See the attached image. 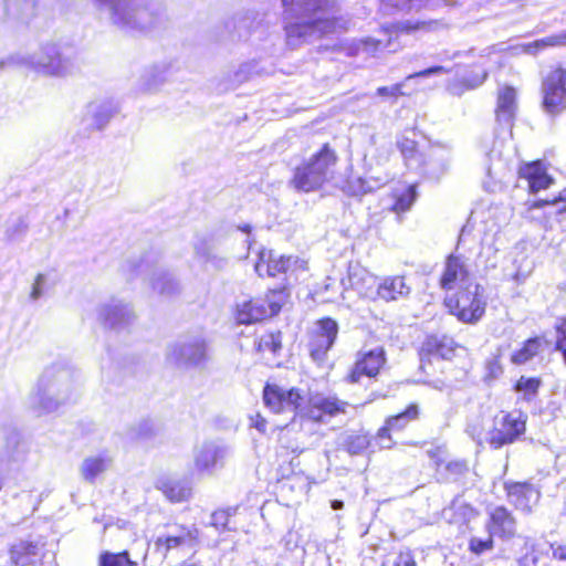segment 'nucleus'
Instances as JSON below:
<instances>
[{
	"instance_id": "obj_37",
	"label": "nucleus",
	"mask_w": 566,
	"mask_h": 566,
	"mask_svg": "<svg viewBox=\"0 0 566 566\" xmlns=\"http://www.w3.org/2000/svg\"><path fill=\"white\" fill-rule=\"evenodd\" d=\"M455 349L453 338L447 335H430L422 344V353L439 356L443 359L450 358Z\"/></svg>"
},
{
	"instance_id": "obj_61",
	"label": "nucleus",
	"mask_w": 566,
	"mask_h": 566,
	"mask_svg": "<svg viewBox=\"0 0 566 566\" xmlns=\"http://www.w3.org/2000/svg\"><path fill=\"white\" fill-rule=\"evenodd\" d=\"M400 87L401 86L399 84H395V85H391V86H382V87H379L377 90V94L379 96H392V97H396V96L401 94Z\"/></svg>"
},
{
	"instance_id": "obj_5",
	"label": "nucleus",
	"mask_w": 566,
	"mask_h": 566,
	"mask_svg": "<svg viewBox=\"0 0 566 566\" xmlns=\"http://www.w3.org/2000/svg\"><path fill=\"white\" fill-rule=\"evenodd\" d=\"M336 163L335 150L328 144H324L318 151L294 168L291 185L297 191H315L333 178Z\"/></svg>"
},
{
	"instance_id": "obj_2",
	"label": "nucleus",
	"mask_w": 566,
	"mask_h": 566,
	"mask_svg": "<svg viewBox=\"0 0 566 566\" xmlns=\"http://www.w3.org/2000/svg\"><path fill=\"white\" fill-rule=\"evenodd\" d=\"M111 22L126 32H146L161 20V8L151 0H93Z\"/></svg>"
},
{
	"instance_id": "obj_52",
	"label": "nucleus",
	"mask_w": 566,
	"mask_h": 566,
	"mask_svg": "<svg viewBox=\"0 0 566 566\" xmlns=\"http://www.w3.org/2000/svg\"><path fill=\"white\" fill-rule=\"evenodd\" d=\"M49 289V275L46 273H39L35 279H34V282L32 284V287H31V291H30V300L32 302H35L38 301L39 298H41L45 291Z\"/></svg>"
},
{
	"instance_id": "obj_51",
	"label": "nucleus",
	"mask_w": 566,
	"mask_h": 566,
	"mask_svg": "<svg viewBox=\"0 0 566 566\" xmlns=\"http://www.w3.org/2000/svg\"><path fill=\"white\" fill-rule=\"evenodd\" d=\"M164 81L163 72L154 66L145 71L143 75L142 90L145 92L155 90Z\"/></svg>"
},
{
	"instance_id": "obj_23",
	"label": "nucleus",
	"mask_w": 566,
	"mask_h": 566,
	"mask_svg": "<svg viewBox=\"0 0 566 566\" xmlns=\"http://www.w3.org/2000/svg\"><path fill=\"white\" fill-rule=\"evenodd\" d=\"M98 319L113 329H120L132 323V308L119 300H111L98 308Z\"/></svg>"
},
{
	"instance_id": "obj_28",
	"label": "nucleus",
	"mask_w": 566,
	"mask_h": 566,
	"mask_svg": "<svg viewBox=\"0 0 566 566\" xmlns=\"http://www.w3.org/2000/svg\"><path fill=\"white\" fill-rule=\"evenodd\" d=\"M517 566H537L539 552L536 543L526 536H516L507 543Z\"/></svg>"
},
{
	"instance_id": "obj_63",
	"label": "nucleus",
	"mask_w": 566,
	"mask_h": 566,
	"mask_svg": "<svg viewBox=\"0 0 566 566\" xmlns=\"http://www.w3.org/2000/svg\"><path fill=\"white\" fill-rule=\"evenodd\" d=\"M467 432L471 436L473 440L478 443L482 442V430L474 423H470L467 427Z\"/></svg>"
},
{
	"instance_id": "obj_36",
	"label": "nucleus",
	"mask_w": 566,
	"mask_h": 566,
	"mask_svg": "<svg viewBox=\"0 0 566 566\" xmlns=\"http://www.w3.org/2000/svg\"><path fill=\"white\" fill-rule=\"evenodd\" d=\"M475 516L476 511L461 497L454 499L450 506L443 510L444 520L459 526L468 524Z\"/></svg>"
},
{
	"instance_id": "obj_38",
	"label": "nucleus",
	"mask_w": 566,
	"mask_h": 566,
	"mask_svg": "<svg viewBox=\"0 0 566 566\" xmlns=\"http://www.w3.org/2000/svg\"><path fill=\"white\" fill-rule=\"evenodd\" d=\"M381 8L387 13L411 12L436 7L437 0H380Z\"/></svg>"
},
{
	"instance_id": "obj_4",
	"label": "nucleus",
	"mask_w": 566,
	"mask_h": 566,
	"mask_svg": "<svg viewBox=\"0 0 566 566\" xmlns=\"http://www.w3.org/2000/svg\"><path fill=\"white\" fill-rule=\"evenodd\" d=\"M76 386L69 369L50 367L41 375L30 406L39 413L56 411L61 406L75 400Z\"/></svg>"
},
{
	"instance_id": "obj_32",
	"label": "nucleus",
	"mask_w": 566,
	"mask_h": 566,
	"mask_svg": "<svg viewBox=\"0 0 566 566\" xmlns=\"http://www.w3.org/2000/svg\"><path fill=\"white\" fill-rule=\"evenodd\" d=\"M10 558L15 566H36L42 558V546L38 543L21 541L12 545Z\"/></svg>"
},
{
	"instance_id": "obj_9",
	"label": "nucleus",
	"mask_w": 566,
	"mask_h": 566,
	"mask_svg": "<svg viewBox=\"0 0 566 566\" xmlns=\"http://www.w3.org/2000/svg\"><path fill=\"white\" fill-rule=\"evenodd\" d=\"M254 270L261 277H287L298 271H305L306 262L297 256L280 255L272 250L262 249L259 252Z\"/></svg>"
},
{
	"instance_id": "obj_11",
	"label": "nucleus",
	"mask_w": 566,
	"mask_h": 566,
	"mask_svg": "<svg viewBox=\"0 0 566 566\" xmlns=\"http://www.w3.org/2000/svg\"><path fill=\"white\" fill-rule=\"evenodd\" d=\"M208 358V345L202 336L180 339L167 350V359L184 367H202Z\"/></svg>"
},
{
	"instance_id": "obj_15",
	"label": "nucleus",
	"mask_w": 566,
	"mask_h": 566,
	"mask_svg": "<svg viewBox=\"0 0 566 566\" xmlns=\"http://www.w3.org/2000/svg\"><path fill=\"white\" fill-rule=\"evenodd\" d=\"M525 431L522 415L505 413L495 418L494 428L488 433L486 441L494 449L513 443Z\"/></svg>"
},
{
	"instance_id": "obj_58",
	"label": "nucleus",
	"mask_w": 566,
	"mask_h": 566,
	"mask_svg": "<svg viewBox=\"0 0 566 566\" xmlns=\"http://www.w3.org/2000/svg\"><path fill=\"white\" fill-rule=\"evenodd\" d=\"M557 339L556 348L563 354L566 364V318L563 319L556 327Z\"/></svg>"
},
{
	"instance_id": "obj_17",
	"label": "nucleus",
	"mask_w": 566,
	"mask_h": 566,
	"mask_svg": "<svg viewBox=\"0 0 566 566\" xmlns=\"http://www.w3.org/2000/svg\"><path fill=\"white\" fill-rule=\"evenodd\" d=\"M474 283L476 282L470 271L468 260L461 255H449L440 277V286L446 291H452Z\"/></svg>"
},
{
	"instance_id": "obj_21",
	"label": "nucleus",
	"mask_w": 566,
	"mask_h": 566,
	"mask_svg": "<svg viewBox=\"0 0 566 566\" xmlns=\"http://www.w3.org/2000/svg\"><path fill=\"white\" fill-rule=\"evenodd\" d=\"M509 502L525 514L533 512L541 499V491L527 482H505Z\"/></svg>"
},
{
	"instance_id": "obj_12",
	"label": "nucleus",
	"mask_w": 566,
	"mask_h": 566,
	"mask_svg": "<svg viewBox=\"0 0 566 566\" xmlns=\"http://www.w3.org/2000/svg\"><path fill=\"white\" fill-rule=\"evenodd\" d=\"M231 449L221 441H205L193 451V468L199 473L213 474L224 467Z\"/></svg>"
},
{
	"instance_id": "obj_7",
	"label": "nucleus",
	"mask_w": 566,
	"mask_h": 566,
	"mask_svg": "<svg viewBox=\"0 0 566 566\" xmlns=\"http://www.w3.org/2000/svg\"><path fill=\"white\" fill-rule=\"evenodd\" d=\"M398 148L410 169L418 170L424 175L436 176L443 172L448 165L446 151L441 148L431 147L428 153L418 149L417 143L402 136L397 142Z\"/></svg>"
},
{
	"instance_id": "obj_44",
	"label": "nucleus",
	"mask_w": 566,
	"mask_h": 566,
	"mask_svg": "<svg viewBox=\"0 0 566 566\" xmlns=\"http://www.w3.org/2000/svg\"><path fill=\"white\" fill-rule=\"evenodd\" d=\"M192 247L195 258L201 260L203 256H207L208 253L218 248V239L211 233L197 234L192 242Z\"/></svg>"
},
{
	"instance_id": "obj_39",
	"label": "nucleus",
	"mask_w": 566,
	"mask_h": 566,
	"mask_svg": "<svg viewBox=\"0 0 566 566\" xmlns=\"http://www.w3.org/2000/svg\"><path fill=\"white\" fill-rule=\"evenodd\" d=\"M109 463V458L99 454L85 458L80 468L81 475L85 481L93 483L96 476L107 469Z\"/></svg>"
},
{
	"instance_id": "obj_45",
	"label": "nucleus",
	"mask_w": 566,
	"mask_h": 566,
	"mask_svg": "<svg viewBox=\"0 0 566 566\" xmlns=\"http://www.w3.org/2000/svg\"><path fill=\"white\" fill-rule=\"evenodd\" d=\"M542 348V340L538 337L527 339L523 347L515 352L512 356V361L517 365L525 364L538 354Z\"/></svg>"
},
{
	"instance_id": "obj_25",
	"label": "nucleus",
	"mask_w": 566,
	"mask_h": 566,
	"mask_svg": "<svg viewBox=\"0 0 566 566\" xmlns=\"http://www.w3.org/2000/svg\"><path fill=\"white\" fill-rule=\"evenodd\" d=\"M281 305L272 302L269 304V308L259 301H243L237 305V322L239 324H252L259 322L266 316L275 315L280 312Z\"/></svg>"
},
{
	"instance_id": "obj_8",
	"label": "nucleus",
	"mask_w": 566,
	"mask_h": 566,
	"mask_svg": "<svg viewBox=\"0 0 566 566\" xmlns=\"http://www.w3.org/2000/svg\"><path fill=\"white\" fill-rule=\"evenodd\" d=\"M502 146V142L497 139H488L481 145L480 165L486 177L482 185L484 190L489 192H494L501 187L502 179L510 170L509 160L503 157Z\"/></svg>"
},
{
	"instance_id": "obj_24",
	"label": "nucleus",
	"mask_w": 566,
	"mask_h": 566,
	"mask_svg": "<svg viewBox=\"0 0 566 566\" xmlns=\"http://www.w3.org/2000/svg\"><path fill=\"white\" fill-rule=\"evenodd\" d=\"M137 271L142 274H149L153 290L161 295L171 296L177 294L180 290L178 281L171 273L155 266L148 259L140 262Z\"/></svg>"
},
{
	"instance_id": "obj_6",
	"label": "nucleus",
	"mask_w": 566,
	"mask_h": 566,
	"mask_svg": "<svg viewBox=\"0 0 566 566\" xmlns=\"http://www.w3.org/2000/svg\"><path fill=\"white\" fill-rule=\"evenodd\" d=\"M449 312L465 324L478 323L485 313L486 297L484 287L478 282L457 290L444 298Z\"/></svg>"
},
{
	"instance_id": "obj_50",
	"label": "nucleus",
	"mask_w": 566,
	"mask_h": 566,
	"mask_svg": "<svg viewBox=\"0 0 566 566\" xmlns=\"http://www.w3.org/2000/svg\"><path fill=\"white\" fill-rule=\"evenodd\" d=\"M369 446V439L365 434H352L345 440L346 451L352 455L361 454Z\"/></svg>"
},
{
	"instance_id": "obj_34",
	"label": "nucleus",
	"mask_w": 566,
	"mask_h": 566,
	"mask_svg": "<svg viewBox=\"0 0 566 566\" xmlns=\"http://www.w3.org/2000/svg\"><path fill=\"white\" fill-rule=\"evenodd\" d=\"M518 175L525 179L527 187L532 193H536L542 189H546L553 179L546 174L539 161L526 164L518 169Z\"/></svg>"
},
{
	"instance_id": "obj_27",
	"label": "nucleus",
	"mask_w": 566,
	"mask_h": 566,
	"mask_svg": "<svg viewBox=\"0 0 566 566\" xmlns=\"http://www.w3.org/2000/svg\"><path fill=\"white\" fill-rule=\"evenodd\" d=\"M486 527L491 535H496L503 538H511V541L516 537L515 518L512 513L504 506H496L490 512V518Z\"/></svg>"
},
{
	"instance_id": "obj_29",
	"label": "nucleus",
	"mask_w": 566,
	"mask_h": 566,
	"mask_svg": "<svg viewBox=\"0 0 566 566\" xmlns=\"http://www.w3.org/2000/svg\"><path fill=\"white\" fill-rule=\"evenodd\" d=\"M116 113L114 104L109 101L93 102L85 108L83 122L92 130L103 129Z\"/></svg>"
},
{
	"instance_id": "obj_57",
	"label": "nucleus",
	"mask_w": 566,
	"mask_h": 566,
	"mask_svg": "<svg viewBox=\"0 0 566 566\" xmlns=\"http://www.w3.org/2000/svg\"><path fill=\"white\" fill-rule=\"evenodd\" d=\"M27 229H28V226L27 223L18 218L15 219L12 224H10L8 228H7V237L9 240H17L19 238H21L22 235H24V233L27 232Z\"/></svg>"
},
{
	"instance_id": "obj_48",
	"label": "nucleus",
	"mask_w": 566,
	"mask_h": 566,
	"mask_svg": "<svg viewBox=\"0 0 566 566\" xmlns=\"http://www.w3.org/2000/svg\"><path fill=\"white\" fill-rule=\"evenodd\" d=\"M258 352H270L276 354L282 347L281 332L266 333L255 342Z\"/></svg>"
},
{
	"instance_id": "obj_3",
	"label": "nucleus",
	"mask_w": 566,
	"mask_h": 566,
	"mask_svg": "<svg viewBox=\"0 0 566 566\" xmlns=\"http://www.w3.org/2000/svg\"><path fill=\"white\" fill-rule=\"evenodd\" d=\"M18 63L52 77L65 78L82 71L83 57L72 46L49 42L31 55L21 56Z\"/></svg>"
},
{
	"instance_id": "obj_47",
	"label": "nucleus",
	"mask_w": 566,
	"mask_h": 566,
	"mask_svg": "<svg viewBox=\"0 0 566 566\" xmlns=\"http://www.w3.org/2000/svg\"><path fill=\"white\" fill-rule=\"evenodd\" d=\"M98 566H137V563L129 558L126 551L122 553L104 552L99 555Z\"/></svg>"
},
{
	"instance_id": "obj_40",
	"label": "nucleus",
	"mask_w": 566,
	"mask_h": 566,
	"mask_svg": "<svg viewBox=\"0 0 566 566\" xmlns=\"http://www.w3.org/2000/svg\"><path fill=\"white\" fill-rule=\"evenodd\" d=\"M534 209H544L545 214L552 216L555 214L556 217L562 216L566 211V189H564L562 192H559L558 197H554L553 199H541L537 201H534L528 212H532Z\"/></svg>"
},
{
	"instance_id": "obj_31",
	"label": "nucleus",
	"mask_w": 566,
	"mask_h": 566,
	"mask_svg": "<svg viewBox=\"0 0 566 566\" xmlns=\"http://www.w3.org/2000/svg\"><path fill=\"white\" fill-rule=\"evenodd\" d=\"M448 27V24L440 19H430V20H406L391 24L386 28V31L391 34H400V33H416V32H436L439 30H443Z\"/></svg>"
},
{
	"instance_id": "obj_18",
	"label": "nucleus",
	"mask_w": 566,
	"mask_h": 566,
	"mask_svg": "<svg viewBox=\"0 0 566 566\" xmlns=\"http://www.w3.org/2000/svg\"><path fill=\"white\" fill-rule=\"evenodd\" d=\"M348 407L347 401L340 400L336 396L316 394L310 397L307 407L300 412L314 422L324 423L326 417L346 413Z\"/></svg>"
},
{
	"instance_id": "obj_62",
	"label": "nucleus",
	"mask_w": 566,
	"mask_h": 566,
	"mask_svg": "<svg viewBox=\"0 0 566 566\" xmlns=\"http://www.w3.org/2000/svg\"><path fill=\"white\" fill-rule=\"evenodd\" d=\"M553 557L566 563V545H551Z\"/></svg>"
},
{
	"instance_id": "obj_54",
	"label": "nucleus",
	"mask_w": 566,
	"mask_h": 566,
	"mask_svg": "<svg viewBox=\"0 0 566 566\" xmlns=\"http://www.w3.org/2000/svg\"><path fill=\"white\" fill-rule=\"evenodd\" d=\"M493 536L489 532V535L484 538L481 537H472L469 543V548L472 553L476 555L484 554L493 548Z\"/></svg>"
},
{
	"instance_id": "obj_43",
	"label": "nucleus",
	"mask_w": 566,
	"mask_h": 566,
	"mask_svg": "<svg viewBox=\"0 0 566 566\" xmlns=\"http://www.w3.org/2000/svg\"><path fill=\"white\" fill-rule=\"evenodd\" d=\"M387 181L388 178L382 177H359L350 182V187L353 189L354 195L359 196L371 192L375 189L382 187L384 185L387 184Z\"/></svg>"
},
{
	"instance_id": "obj_10",
	"label": "nucleus",
	"mask_w": 566,
	"mask_h": 566,
	"mask_svg": "<svg viewBox=\"0 0 566 566\" xmlns=\"http://www.w3.org/2000/svg\"><path fill=\"white\" fill-rule=\"evenodd\" d=\"M542 107L549 115L566 108V67H555L542 78Z\"/></svg>"
},
{
	"instance_id": "obj_16",
	"label": "nucleus",
	"mask_w": 566,
	"mask_h": 566,
	"mask_svg": "<svg viewBox=\"0 0 566 566\" xmlns=\"http://www.w3.org/2000/svg\"><path fill=\"white\" fill-rule=\"evenodd\" d=\"M263 401L275 413L296 412L304 397L297 388H283L276 384H266L263 389Z\"/></svg>"
},
{
	"instance_id": "obj_42",
	"label": "nucleus",
	"mask_w": 566,
	"mask_h": 566,
	"mask_svg": "<svg viewBox=\"0 0 566 566\" xmlns=\"http://www.w3.org/2000/svg\"><path fill=\"white\" fill-rule=\"evenodd\" d=\"M33 8L32 0H7L4 11L9 17L28 20L33 14Z\"/></svg>"
},
{
	"instance_id": "obj_55",
	"label": "nucleus",
	"mask_w": 566,
	"mask_h": 566,
	"mask_svg": "<svg viewBox=\"0 0 566 566\" xmlns=\"http://www.w3.org/2000/svg\"><path fill=\"white\" fill-rule=\"evenodd\" d=\"M199 261L217 271L223 270L228 265V259L219 252L218 248Z\"/></svg>"
},
{
	"instance_id": "obj_20",
	"label": "nucleus",
	"mask_w": 566,
	"mask_h": 566,
	"mask_svg": "<svg viewBox=\"0 0 566 566\" xmlns=\"http://www.w3.org/2000/svg\"><path fill=\"white\" fill-rule=\"evenodd\" d=\"M386 363L385 349L380 346L360 350L357 354L354 367L348 375L349 382H359L363 376L376 377Z\"/></svg>"
},
{
	"instance_id": "obj_19",
	"label": "nucleus",
	"mask_w": 566,
	"mask_h": 566,
	"mask_svg": "<svg viewBox=\"0 0 566 566\" xmlns=\"http://www.w3.org/2000/svg\"><path fill=\"white\" fill-rule=\"evenodd\" d=\"M198 530L177 525L167 533L159 535L155 543L156 553L167 557L168 553L175 549L192 548L198 541Z\"/></svg>"
},
{
	"instance_id": "obj_30",
	"label": "nucleus",
	"mask_w": 566,
	"mask_h": 566,
	"mask_svg": "<svg viewBox=\"0 0 566 566\" xmlns=\"http://www.w3.org/2000/svg\"><path fill=\"white\" fill-rule=\"evenodd\" d=\"M418 415V406L412 403L403 412L387 418L385 426L378 431L381 448H390L389 431L402 430L410 421L416 420Z\"/></svg>"
},
{
	"instance_id": "obj_13",
	"label": "nucleus",
	"mask_w": 566,
	"mask_h": 566,
	"mask_svg": "<svg viewBox=\"0 0 566 566\" xmlns=\"http://www.w3.org/2000/svg\"><path fill=\"white\" fill-rule=\"evenodd\" d=\"M338 334V324L331 317L317 321L315 329L308 343V350L312 359L323 364L328 350L333 347Z\"/></svg>"
},
{
	"instance_id": "obj_60",
	"label": "nucleus",
	"mask_w": 566,
	"mask_h": 566,
	"mask_svg": "<svg viewBox=\"0 0 566 566\" xmlns=\"http://www.w3.org/2000/svg\"><path fill=\"white\" fill-rule=\"evenodd\" d=\"M447 471L454 475L463 474L467 470V463L464 461H450L446 467Z\"/></svg>"
},
{
	"instance_id": "obj_46",
	"label": "nucleus",
	"mask_w": 566,
	"mask_h": 566,
	"mask_svg": "<svg viewBox=\"0 0 566 566\" xmlns=\"http://www.w3.org/2000/svg\"><path fill=\"white\" fill-rule=\"evenodd\" d=\"M416 198V185H410L400 195L396 196L391 210L396 213L406 212L411 208Z\"/></svg>"
},
{
	"instance_id": "obj_26",
	"label": "nucleus",
	"mask_w": 566,
	"mask_h": 566,
	"mask_svg": "<svg viewBox=\"0 0 566 566\" xmlns=\"http://www.w3.org/2000/svg\"><path fill=\"white\" fill-rule=\"evenodd\" d=\"M411 287L402 275L385 276L378 281L376 289L377 298L385 302H394L407 298Z\"/></svg>"
},
{
	"instance_id": "obj_64",
	"label": "nucleus",
	"mask_w": 566,
	"mask_h": 566,
	"mask_svg": "<svg viewBox=\"0 0 566 566\" xmlns=\"http://www.w3.org/2000/svg\"><path fill=\"white\" fill-rule=\"evenodd\" d=\"M252 427H254L258 431L264 433L266 430V420L261 416L256 415L254 418H251Z\"/></svg>"
},
{
	"instance_id": "obj_49",
	"label": "nucleus",
	"mask_w": 566,
	"mask_h": 566,
	"mask_svg": "<svg viewBox=\"0 0 566 566\" xmlns=\"http://www.w3.org/2000/svg\"><path fill=\"white\" fill-rule=\"evenodd\" d=\"M541 380L538 378L521 377L515 384V390L523 395V399L532 401L538 392Z\"/></svg>"
},
{
	"instance_id": "obj_41",
	"label": "nucleus",
	"mask_w": 566,
	"mask_h": 566,
	"mask_svg": "<svg viewBox=\"0 0 566 566\" xmlns=\"http://www.w3.org/2000/svg\"><path fill=\"white\" fill-rule=\"evenodd\" d=\"M566 46V30L549 36L536 40L523 45V51L527 54H536L538 51L547 48Z\"/></svg>"
},
{
	"instance_id": "obj_35",
	"label": "nucleus",
	"mask_w": 566,
	"mask_h": 566,
	"mask_svg": "<svg viewBox=\"0 0 566 566\" xmlns=\"http://www.w3.org/2000/svg\"><path fill=\"white\" fill-rule=\"evenodd\" d=\"M156 489L161 491L163 494L170 502H182L189 499L191 494V489L185 482L168 478L161 476L156 481Z\"/></svg>"
},
{
	"instance_id": "obj_59",
	"label": "nucleus",
	"mask_w": 566,
	"mask_h": 566,
	"mask_svg": "<svg viewBox=\"0 0 566 566\" xmlns=\"http://www.w3.org/2000/svg\"><path fill=\"white\" fill-rule=\"evenodd\" d=\"M229 523V513L227 511H217L211 515V525L217 530H227Z\"/></svg>"
},
{
	"instance_id": "obj_56",
	"label": "nucleus",
	"mask_w": 566,
	"mask_h": 566,
	"mask_svg": "<svg viewBox=\"0 0 566 566\" xmlns=\"http://www.w3.org/2000/svg\"><path fill=\"white\" fill-rule=\"evenodd\" d=\"M391 41L389 40L388 43L385 45L381 40H375L371 38H366L359 41L357 51L364 52L368 54H374L382 49H385L387 45H390Z\"/></svg>"
},
{
	"instance_id": "obj_22",
	"label": "nucleus",
	"mask_w": 566,
	"mask_h": 566,
	"mask_svg": "<svg viewBox=\"0 0 566 566\" xmlns=\"http://www.w3.org/2000/svg\"><path fill=\"white\" fill-rule=\"evenodd\" d=\"M340 283L344 290L354 289L359 295L366 298L377 300V276L373 275L358 264H349L347 276L343 277Z\"/></svg>"
},
{
	"instance_id": "obj_33",
	"label": "nucleus",
	"mask_w": 566,
	"mask_h": 566,
	"mask_svg": "<svg viewBox=\"0 0 566 566\" xmlns=\"http://www.w3.org/2000/svg\"><path fill=\"white\" fill-rule=\"evenodd\" d=\"M516 92L513 87L505 86L499 91L496 105V120L506 127H511L516 113Z\"/></svg>"
},
{
	"instance_id": "obj_53",
	"label": "nucleus",
	"mask_w": 566,
	"mask_h": 566,
	"mask_svg": "<svg viewBox=\"0 0 566 566\" xmlns=\"http://www.w3.org/2000/svg\"><path fill=\"white\" fill-rule=\"evenodd\" d=\"M381 566H418L410 553L389 554Z\"/></svg>"
},
{
	"instance_id": "obj_14",
	"label": "nucleus",
	"mask_w": 566,
	"mask_h": 566,
	"mask_svg": "<svg viewBox=\"0 0 566 566\" xmlns=\"http://www.w3.org/2000/svg\"><path fill=\"white\" fill-rule=\"evenodd\" d=\"M486 54H481L479 61L471 71L458 69L457 77L448 84V91L457 96H461L465 91L474 90L481 86L489 75L488 62L491 56L490 49L484 50Z\"/></svg>"
},
{
	"instance_id": "obj_1",
	"label": "nucleus",
	"mask_w": 566,
	"mask_h": 566,
	"mask_svg": "<svg viewBox=\"0 0 566 566\" xmlns=\"http://www.w3.org/2000/svg\"><path fill=\"white\" fill-rule=\"evenodd\" d=\"M287 43L298 46L335 31L329 0H282Z\"/></svg>"
}]
</instances>
